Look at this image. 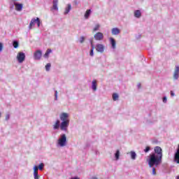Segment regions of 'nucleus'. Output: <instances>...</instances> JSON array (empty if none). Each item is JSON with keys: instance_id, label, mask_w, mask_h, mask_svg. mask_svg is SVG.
<instances>
[{"instance_id": "f3484780", "label": "nucleus", "mask_w": 179, "mask_h": 179, "mask_svg": "<svg viewBox=\"0 0 179 179\" xmlns=\"http://www.w3.org/2000/svg\"><path fill=\"white\" fill-rule=\"evenodd\" d=\"M92 89L94 90V92L97 90V81L96 80H94L92 83Z\"/></svg>"}, {"instance_id": "9d476101", "label": "nucleus", "mask_w": 179, "mask_h": 179, "mask_svg": "<svg viewBox=\"0 0 179 179\" xmlns=\"http://www.w3.org/2000/svg\"><path fill=\"white\" fill-rule=\"evenodd\" d=\"M178 78H179V66H176L175 71L173 73V79L175 80H178Z\"/></svg>"}, {"instance_id": "58836bf2", "label": "nucleus", "mask_w": 179, "mask_h": 179, "mask_svg": "<svg viewBox=\"0 0 179 179\" xmlns=\"http://www.w3.org/2000/svg\"><path fill=\"white\" fill-rule=\"evenodd\" d=\"M171 97H174L176 96V94L174 93V92L171 91Z\"/></svg>"}, {"instance_id": "0eeeda50", "label": "nucleus", "mask_w": 179, "mask_h": 179, "mask_svg": "<svg viewBox=\"0 0 179 179\" xmlns=\"http://www.w3.org/2000/svg\"><path fill=\"white\" fill-rule=\"evenodd\" d=\"M94 38L96 41H101V40H103V38H104V35L101 32H97L96 34H94Z\"/></svg>"}, {"instance_id": "ddd939ff", "label": "nucleus", "mask_w": 179, "mask_h": 179, "mask_svg": "<svg viewBox=\"0 0 179 179\" xmlns=\"http://www.w3.org/2000/svg\"><path fill=\"white\" fill-rule=\"evenodd\" d=\"M52 9H53V10H58V0L52 1Z\"/></svg>"}, {"instance_id": "72a5a7b5", "label": "nucleus", "mask_w": 179, "mask_h": 179, "mask_svg": "<svg viewBox=\"0 0 179 179\" xmlns=\"http://www.w3.org/2000/svg\"><path fill=\"white\" fill-rule=\"evenodd\" d=\"M55 100H58V92H55Z\"/></svg>"}, {"instance_id": "cd10ccee", "label": "nucleus", "mask_w": 179, "mask_h": 179, "mask_svg": "<svg viewBox=\"0 0 179 179\" xmlns=\"http://www.w3.org/2000/svg\"><path fill=\"white\" fill-rule=\"evenodd\" d=\"M38 170L42 171V170L44 169V164L43 163L40 164L38 166Z\"/></svg>"}, {"instance_id": "4468645a", "label": "nucleus", "mask_w": 179, "mask_h": 179, "mask_svg": "<svg viewBox=\"0 0 179 179\" xmlns=\"http://www.w3.org/2000/svg\"><path fill=\"white\" fill-rule=\"evenodd\" d=\"M90 44H91V50H90V57H94V45L93 44V41H90Z\"/></svg>"}, {"instance_id": "bb28decb", "label": "nucleus", "mask_w": 179, "mask_h": 179, "mask_svg": "<svg viewBox=\"0 0 179 179\" xmlns=\"http://www.w3.org/2000/svg\"><path fill=\"white\" fill-rule=\"evenodd\" d=\"M36 24L38 27H40V26H41V21L40 20L39 17H36Z\"/></svg>"}, {"instance_id": "f257e3e1", "label": "nucleus", "mask_w": 179, "mask_h": 179, "mask_svg": "<svg viewBox=\"0 0 179 179\" xmlns=\"http://www.w3.org/2000/svg\"><path fill=\"white\" fill-rule=\"evenodd\" d=\"M163 159V150L159 146H156L154 148V152L149 155L147 162L150 167L153 166H159L162 164Z\"/></svg>"}, {"instance_id": "e433bc0d", "label": "nucleus", "mask_w": 179, "mask_h": 179, "mask_svg": "<svg viewBox=\"0 0 179 179\" xmlns=\"http://www.w3.org/2000/svg\"><path fill=\"white\" fill-rule=\"evenodd\" d=\"M162 101L163 103H167V97L166 96H164L163 99H162Z\"/></svg>"}, {"instance_id": "f03ea898", "label": "nucleus", "mask_w": 179, "mask_h": 179, "mask_svg": "<svg viewBox=\"0 0 179 179\" xmlns=\"http://www.w3.org/2000/svg\"><path fill=\"white\" fill-rule=\"evenodd\" d=\"M60 120L62 121L60 123V129L66 132L68 131V127H69V115L66 113H62L60 115Z\"/></svg>"}, {"instance_id": "473e14b6", "label": "nucleus", "mask_w": 179, "mask_h": 179, "mask_svg": "<svg viewBox=\"0 0 179 179\" xmlns=\"http://www.w3.org/2000/svg\"><path fill=\"white\" fill-rule=\"evenodd\" d=\"M34 173H38V166H34Z\"/></svg>"}, {"instance_id": "2f4dec72", "label": "nucleus", "mask_w": 179, "mask_h": 179, "mask_svg": "<svg viewBox=\"0 0 179 179\" xmlns=\"http://www.w3.org/2000/svg\"><path fill=\"white\" fill-rule=\"evenodd\" d=\"M80 44H83V43H85V36H81L80 38Z\"/></svg>"}, {"instance_id": "a211bd4d", "label": "nucleus", "mask_w": 179, "mask_h": 179, "mask_svg": "<svg viewBox=\"0 0 179 179\" xmlns=\"http://www.w3.org/2000/svg\"><path fill=\"white\" fill-rule=\"evenodd\" d=\"M72 9V5L68 4L67 7L65 8L64 15H68L71 10Z\"/></svg>"}, {"instance_id": "4be33fe9", "label": "nucleus", "mask_w": 179, "mask_h": 179, "mask_svg": "<svg viewBox=\"0 0 179 179\" xmlns=\"http://www.w3.org/2000/svg\"><path fill=\"white\" fill-rule=\"evenodd\" d=\"M119 98H120V96L118 95V94L114 93L113 94V101H117V100H118Z\"/></svg>"}, {"instance_id": "79ce46f5", "label": "nucleus", "mask_w": 179, "mask_h": 179, "mask_svg": "<svg viewBox=\"0 0 179 179\" xmlns=\"http://www.w3.org/2000/svg\"><path fill=\"white\" fill-rule=\"evenodd\" d=\"M71 179H80V178H79L78 177H73V178H71Z\"/></svg>"}, {"instance_id": "7ed1b4c3", "label": "nucleus", "mask_w": 179, "mask_h": 179, "mask_svg": "<svg viewBox=\"0 0 179 179\" xmlns=\"http://www.w3.org/2000/svg\"><path fill=\"white\" fill-rule=\"evenodd\" d=\"M58 145L61 146V148H64V146H66V135L62 134L60 138L58 139Z\"/></svg>"}, {"instance_id": "9b49d317", "label": "nucleus", "mask_w": 179, "mask_h": 179, "mask_svg": "<svg viewBox=\"0 0 179 179\" xmlns=\"http://www.w3.org/2000/svg\"><path fill=\"white\" fill-rule=\"evenodd\" d=\"M36 23H37V18H32L29 25V29L31 30V29H33V26H36Z\"/></svg>"}, {"instance_id": "2eb2a0df", "label": "nucleus", "mask_w": 179, "mask_h": 179, "mask_svg": "<svg viewBox=\"0 0 179 179\" xmlns=\"http://www.w3.org/2000/svg\"><path fill=\"white\" fill-rule=\"evenodd\" d=\"M110 43L111 44L112 48L113 50H115L116 45H117V43L115 42V39H114V38H110Z\"/></svg>"}, {"instance_id": "c9c22d12", "label": "nucleus", "mask_w": 179, "mask_h": 179, "mask_svg": "<svg viewBox=\"0 0 179 179\" xmlns=\"http://www.w3.org/2000/svg\"><path fill=\"white\" fill-rule=\"evenodd\" d=\"M2 50H3V44L0 43V52H2Z\"/></svg>"}, {"instance_id": "412c9836", "label": "nucleus", "mask_w": 179, "mask_h": 179, "mask_svg": "<svg viewBox=\"0 0 179 179\" xmlns=\"http://www.w3.org/2000/svg\"><path fill=\"white\" fill-rule=\"evenodd\" d=\"M149 166V165H148ZM150 169H152V176H156V167H159V166L154 165L153 166H150Z\"/></svg>"}, {"instance_id": "1a4fd4ad", "label": "nucleus", "mask_w": 179, "mask_h": 179, "mask_svg": "<svg viewBox=\"0 0 179 179\" xmlns=\"http://www.w3.org/2000/svg\"><path fill=\"white\" fill-rule=\"evenodd\" d=\"M14 6L15 7V10H17V12H21V10L23 9V3H20L15 1Z\"/></svg>"}, {"instance_id": "4c0bfd02", "label": "nucleus", "mask_w": 179, "mask_h": 179, "mask_svg": "<svg viewBox=\"0 0 179 179\" xmlns=\"http://www.w3.org/2000/svg\"><path fill=\"white\" fill-rule=\"evenodd\" d=\"M9 118H10V115L7 114V115H6V121H8Z\"/></svg>"}, {"instance_id": "a19ab883", "label": "nucleus", "mask_w": 179, "mask_h": 179, "mask_svg": "<svg viewBox=\"0 0 179 179\" xmlns=\"http://www.w3.org/2000/svg\"><path fill=\"white\" fill-rule=\"evenodd\" d=\"M14 5H15V4H12V5L10 6V9H13V8H14Z\"/></svg>"}, {"instance_id": "f8f14e48", "label": "nucleus", "mask_w": 179, "mask_h": 179, "mask_svg": "<svg viewBox=\"0 0 179 179\" xmlns=\"http://www.w3.org/2000/svg\"><path fill=\"white\" fill-rule=\"evenodd\" d=\"M111 33L113 36H118L121 33V31L118 28H113Z\"/></svg>"}, {"instance_id": "6ab92c4d", "label": "nucleus", "mask_w": 179, "mask_h": 179, "mask_svg": "<svg viewBox=\"0 0 179 179\" xmlns=\"http://www.w3.org/2000/svg\"><path fill=\"white\" fill-rule=\"evenodd\" d=\"M134 16L135 17H137V19H139L141 16H142V13L139 10H136L134 11Z\"/></svg>"}, {"instance_id": "49530a36", "label": "nucleus", "mask_w": 179, "mask_h": 179, "mask_svg": "<svg viewBox=\"0 0 179 179\" xmlns=\"http://www.w3.org/2000/svg\"><path fill=\"white\" fill-rule=\"evenodd\" d=\"M15 1H19V0H15Z\"/></svg>"}, {"instance_id": "39448f33", "label": "nucleus", "mask_w": 179, "mask_h": 179, "mask_svg": "<svg viewBox=\"0 0 179 179\" xmlns=\"http://www.w3.org/2000/svg\"><path fill=\"white\" fill-rule=\"evenodd\" d=\"M95 48L96 51H97V52H100L101 54H103V52H104V50H106L104 45L101 43H97L95 46Z\"/></svg>"}, {"instance_id": "c756f323", "label": "nucleus", "mask_w": 179, "mask_h": 179, "mask_svg": "<svg viewBox=\"0 0 179 179\" xmlns=\"http://www.w3.org/2000/svg\"><path fill=\"white\" fill-rule=\"evenodd\" d=\"M100 29V24H96L95 27L93 29V31H98V30Z\"/></svg>"}, {"instance_id": "ea45409f", "label": "nucleus", "mask_w": 179, "mask_h": 179, "mask_svg": "<svg viewBox=\"0 0 179 179\" xmlns=\"http://www.w3.org/2000/svg\"><path fill=\"white\" fill-rule=\"evenodd\" d=\"M137 87H138V89H141V83H138V84Z\"/></svg>"}, {"instance_id": "37998d69", "label": "nucleus", "mask_w": 179, "mask_h": 179, "mask_svg": "<svg viewBox=\"0 0 179 179\" xmlns=\"http://www.w3.org/2000/svg\"><path fill=\"white\" fill-rule=\"evenodd\" d=\"M91 179H99V178H97V177H92L91 178Z\"/></svg>"}, {"instance_id": "6e6552de", "label": "nucleus", "mask_w": 179, "mask_h": 179, "mask_svg": "<svg viewBox=\"0 0 179 179\" xmlns=\"http://www.w3.org/2000/svg\"><path fill=\"white\" fill-rule=\"evenodd\" d=\"M173 162H175V163H177L178 164H179V144L178 145L176 152L174 154Z\"/></svg>"}, {"instance_id": "aec40b11", "label": "nucleus", "mask_w": 179, "mask_h": 179, "mask_svg": "<svg viewBox=\"0 0 179 179\" xmlns=\"http://www.w3.org/2000/svg\"><path fill=\"white\" fill-rule=\"evenodd\" d=\"M90 13H92V10H90V9L87 10V11L85 13V19H89V16H90Z\"/></svg>"}, {"instance_id": "a18cd8bd", "label": "nucleus", "mask_w": 179, "mask_h": 179, "mask_svg": "<svg viewBox=\"0 0 179 179\" xmlns=\"http://www.w3.org/2000/svg\"><path fill=\"white\" fill-rule=\"evenodd\" d=\"M176 179H179V176H177V178Z\"/></svg>"}, {"instance_id": "423d86ee", "label": "nucleus", "mask_w": 179, "mask_h": 179, "mask_svg": "<svg viewBox=\"0 0 179 179\" xmlns=\"http://www.w3.org/2000/svg\"><path fill=\"white\" fill-rule=\"evenodd\" d=\"M41 57H43V52L40 50H37L34 53V59L36 61L41 59Z\"/></svg>"}, {"instance_id": "f704fd0d", "label": "nucleus", "mask_w": 179, "mask_h": 179, "mask_svg": "<svg viewBox=\"0 0 179 179\" xmlns=\"http://www.w3.org/2000/svg\"><path fill=\"white\" fill-rule=\"evenodd\" d=\"M150 150V147L147 146L145 149L144 150L145 153H148Z\"/></svg>"}, {"instance_id": "7c9ffc66", "label": "nucleus", "mask_w": 179, "mask_h": 179, "mask_svg": "<svg viewBox=\"0 0 179 179\" xmlns=\"http://www.w3.org/2000/svg\"><path fill=\"white\" fill-rule=\"evenodd\" d=\"M34 179H39V178H38V172H34Z\"/></svg>"}, {"instance_id": "393cba45", "label": "nucleus", "mask_w": 179, "mask_h": 179, "mask_svg": "<svg viewBox=\"0 0 179 179\" xmlns=\"http://www.w3.org/2000/svg\"><path fill=\"white\" fill-rule=\"evenodd\" d=\"M52 51V50H51V49H48V50H46V52H45V55H44V57H45V58H48V55H50V53H51Z\"/></svg>"}, {"instance_id": "dca6fc26", "label": "nucleus", "mask_w": 179, "mask_h": 179, "mask_svg": "<svg viewBox=\"0 0 179 179\" xmlns=\"http://www.w3.org/2000/svg\"><path fill=\"white\" fill-rule=\"evenodd\" d=\"M59 128H61V121L57 120L53 125V129H59Z\"/></svg>"}, {"instance_id": "a878e982", "label": "nucleus", "mask_w": 179, "mask_h": 179, "mask_svg": "<svg viewBox=\"0 0 179 179\" xmlns=\"http://www.w3.org/2000/svg\"><path fill=\"white\" fill-rule=\"evenodd\" d=\"M115 157L116 160L120 159V150H117L116 151V152L115 153Z\"/></svg>"}, {"instance_id": "20e7f679", "label": "nucleus", "mask_w": 179, "mask_h": 179, "mask_svg": "<svg viewBox=\"0 0 179 179\" xmlns=\"http://www.w3.org/2000/svg\"><path fill=\"white\" fill-rule=\"evenodd\" d=\"M17 59L20 64H22L26 59V55L23 52H19L17 55Z\"/></svg>"}, {"instance_id": "5701e85b", "label": "nucleus", "mask_w": 179, "mask_h": 179, "mask_svg": "<svg viewBox=\"0 0 179 179\" xmlns=\"http://www.w3.org/2000/svg\"><path fill=\"white\" fill-rule=\"evenodd\" d=\"M13 45L14 48H17L19 47V41L15 40L13 41Z\"/></svg>"}, {"instance_id": "c85d7f7f", "label": "nucleus", "mask_w": 179, "mask_h": 179, "mask_svg": "<svg viewBox=\"0 0 179 179\" xmlns=\"http://www.w3.org/2000/svg\"><path fill=\"white\" fill-rule=\"evenodd\" d=\"M51 68V64L50 63H48L45 66V69L47 72L50 71V69Z\"/></svg>"}, {"instance_id": "b1692460", "label": "nucleus", "mask_w": 179, "mask_h": 179, "mask_svg": "<svg viewBox=\"0 0 179 179\" xmlns=\"http://www.w3.org/2000/svg\"><path fill=\"white\" fill-rule=\"evenodd\" d=\"M131 157L132 160H135L136 159V152L131 151Z\"/></svg>"}, {"instance_id": "c03bdc74", "label": "nucleus", "mask_w": 179, "mask_h": 179, "mask_svg": "<svg viewBox=\"0 0 179 179\" xmlns=\"http://www.w3.org/2000/svg\"><path fill=\"white\" fill-rule=\"evenodd\" d=\"M2 117V113L0 112V118Z\"/></svg>"}]
</instances>
